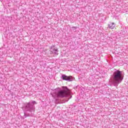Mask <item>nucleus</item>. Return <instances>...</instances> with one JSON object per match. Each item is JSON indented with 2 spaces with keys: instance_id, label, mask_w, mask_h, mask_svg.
Returning a JSON list of instances; mask_svg holds the SVG:
<instances>
[{
  "instance_id": "1",
  "label": "nucleus",
  "mask_w": 128,
  "mask_h": 128,
  "mask_svg": "<svg viewBox=\"0 0 128 128\" xmlns=\"http://www.w3.org/2000/svg\"><path fill=\"white\" fill-rule=\"evenodd\" d=\"M113 79L116 82H120L124 80L122 72L118 70L115 71L113 74Z\"/></svg>"
},
{
  "instance_id": "2",
  "label": "nucleus",
  "mask_w": 128,
  "mask_h": 128,
  "mask_svg": "<svg viewBox=\"0 0 128 128\" xmlns=\"http://www.w3.org/2000/svg\"><path fill=\"white\" fill-rule=\"evenodd\" d=\"M70 94V90L67 87H64L62 90H60L58 92V96L60 98H64Z\"/></svg>"
},
{
  "instance_id": "3",
  "label": "nucleus",
  "mask_w": 128,
  "mask_h": 128,
  "mask_svg": "<svg viewBox=\"0 0 128 128\" xmlns=\"http://www.w3.org/2000/svg\"><path fill=\"white\" fill-rule=\"evenodd\" d=\"M62 79L64 80H69L70 82V80L72 78V76H67L66 75H62Z\"/></svg>"
},
{
  "instance_id": "4",
  "label": "nucleus",
  "mask_w": 128,
  "mask_h": 128,
  "mask_svg": "<svg viewBox=\"0 0 128 128\" xmlns=\"http://www.w3.org/2000/svg\"><path fill=\"white\" fill-rule=\"evenodd\" d=\"M108 28H110V30H114V28H115V30H116V24H114V22L110 23L108 25Z\"/></svg>"
},
{
  "instance_id": "5",
  "label": "nucleus",
  "mask_w": 128,
  "mask_h": 128,
  "mask_svg": "<svg viewBox=\"0 0 128 128\" xmlns=\"http://www.w3.org/2000/svg\"><path fill=\"white\" fill-rule=\"evenodd\" d=\"M54 52H58V49H56V48H54Z\"/></svg>"
}]
</instances>
